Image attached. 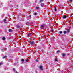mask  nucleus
<instances>
[{"label":"nucleus","mask_w":73,"mask_h":73,"mask_svg":"<svg viewBox=\"0 0 73 73\" xmlns=\"http://www.w3.org/2000/svg\"><path fill=\"white\" fill-rule=\"evenodd\" d=\"M27 36H28V37H30V38H31V37L32 36V33H30Z\"/></svg>","instance_id":"obj_1"},{"label":"nucleus","mask_w":73,"mask_h":73,"mask_svg":"<svg viewBox=\"0 0 73 73\" xmlns=\"http://www.w3.org/2000/svg\"><path fill=\"white\" fill-rule=\"evenodd\" d=\"M45 26H46V25H45V24H44L42 25L41 26V27H43V28L45 27Z\"/></svg>","instance_id":"obj_2"},{"label":"nucleus","mask_w":73,"mask_h":73,"mask_svg":"<svg viewBox=\"0 0 73 73\" xmlns=\"http://www.w3.org/2000/svg\"><path fill=\"white\" fill-rule=\"evenodd\" d=\"M30 44L32 45H35V42L33 41L30 43Z\"/></svg>","instance_id":"obj_3"},{"label":"nucleus","mask_w":73,"mask_h":73,"mask_svg":"<svg viewBox=\"0 0 73 73\" xmlns=\"http://www.w3.org/2000/svg\"><path fill=\"white\" fill-rule=\"evenodd\" d=\"M16 27L17 28H21V27H20V26L19 25H16Z\"/></svg>","instance_id":"obj_4"},{"label":"nucleus","mask_w":73,"mask_h":73,"mask_svg":"<svg viewBox=\"0 0 73 73\" xmlns=\"http://www.w3.org/2000/svg\"><path fill=\"white\" fill-rule=\"evenodd\" d=\"M44 4L43 3H42L40 4V6L42 7H44Z\"/></svg>","instance_id":"obj_5"},{"label":"nucleus","mask_w":73,"mask_h":73,"mask_svg":"<svg viewBox=\"0 0 73 73\" xmlns=\"http://www.w3.org/2000/svg\"><path fill=\"white\" fill-rule=\"evenodd\" d=\"M62 57H64L65 56H66V54L64 53H63V54H62Z\"/></svg>","instance_id":"obj_6"},{"label":"nucleus","mask_w":73,"mask_h":73,"mask_svg":"<svg viewBox=\"0 0 73 73\" xmlns=\"http://www.w3.org/2000/svg\"><path fill=\"white\" fill-rule=\"evenodd\" d=\"M62 17L63 19H66V16L65 15L63 16Z\"/></svg>","instance_id":"obj_7"},{"label":"nucleus","mask_w":73,"mask_h":73,"mask_svg":"<svg viewBox=\"0 0 73 73\" xmlns=\"http://www.w3.org/2000/svg\"><path fill=\"white\" fill-rule=\"evenodd\" d=\"M39 68L40 70H42V66H40L39 67Z\"/></svg>","instance_id":"obj_8"},{"label":"nucleus","mask_w":73,"mask_h":73,"mask_svg":"<svg viewBox=\"0 0 73 73\" xmlns=\"http://www.w3.org/2000/svg\"><path fill=\"white\" fill-rule=\"evenodd\" d=\"M63 33H64V34H66V33H67V32L66 31H63Z\"/></svg>","instance_id":"obj_9"},{"label":"nucleus","mask_w":73,"mask_h":73,"mask_svg":"<svg viewBox=\"0 0 73 73\" xmlns=\"http://www.w3.org/2000/svg\"><path fill=\"white\" fill-rule=\"evenodd\" d=\"M9 31L10 32H12V30L11 29H9Z\"/></svg>","instance_id":"obj_10"},{"label":"nucleus","mask_w":73,"mask_h":73,"mask_svg":"<svg viewBox=\"0 0 73 73\" xmlns=\"http://www.w3.org/2000/svg\"><path fill=\"white\" fill-rule=\"evenodd\" d=\"M35 8L36 9H40V7H36Z\"/></svg>","instance_id":"obj_11"},{"label":"nucleus","mask_w":73,"mask_h":73,"mask_svg":"<svg viewBox=\"0 0 73 73\" xmlns=\"http://www.w3.org/2000/svg\"><path fill=\"white\" fill-rule=\"evenodd\" d=\"M3 21H4V23H6V22H7V21L6 20V19H4Z\"/></svg>","instance_id":"obj_12"},{"label":"nucleus","mask_w":73,"mask_h":73,"mask_svg":"<svg viewBox=\"0 0 73 73\" xmlns=\"http://www.w3.org/2000/svg\"><path fill=\"white\" fill-rule=\"evenodd\" d=\"M3 58H7V56H4L3 57Z\"/></svg>","instance_id":"obj_13"},{"label":"nucleus","mask_w":73,"mask_h":73,"mask_svg":"<svg viewBox=\"0 0 73 73\" xmlns=\"http://www.w3.org/2000/svg\"><path fill=\"white\" fill-rule=\"evenodd\" d=\"M70 31L69 29H68L67 30V33L69 32Z\"/></svg>","instance_id":"obj_14"},{"label":"nucleus","mask_w":73,"mask_h":73,"mask_svg":"<svg viewBox=\"0 0 73 73\" xmlns=\"http://www.w3.org/2000/svg\"><path fill=\"white\" fill-rule=\"evenodd\" d=\"M2 52H4V51H5V49L4 48H3L2 49Z\"/></svg>","instance_id":"obj_15"},{"label":"nucleus","mask_w":73,"mask_h":73,"mask_svg":"<svg viewBox=\"0 0 73 73\" xmlns=\"http://www.w3.org/2000/svg\"><path fill=\"white\" fill-rule=\"evenodd\" d=\"M44 1V0H40V1H39V3H41V2H42Z\"/></svg>","instance_id":"obj_16"},{"label":"nucleus","mask_w":73,"mask_h":73,"mask_svg":"<svg viewBox=\"0 0 73 73\" xmlns=\"http://www.w3.org/2000/svg\"><path fill=\"white\" fill-rule=\"evenodd\" d=\"M34 15H37V13H34Z\"/></svg>","instance_id":"obj_17"},{"label":"nucleus","mask_w":73,"mask_h":73,"mask_svg":"<svg viewBox=\"0 0 73 73\" xmlns=\"http://www.w3.org/2000/svg\"><path fill=\"white\" fill-rule=\"evenodd\" d=\"M5 39V37H3L2 38V40H4Z\"/></svg>","instance_id":"obj_18"},{"label":"nucleus","mask_w":73,"mask_h":73,"mask_svg":"<svg viewBox=\"0 0 73 73\" xmlns=\"http://www.w3.org/2000/svg\"><path fill=\"white\" fill-rule=\"evenodd\" d=\"M21 61H24V60L23 59H21Z\"/></svg>","instance_id":"obj_19"},{"label":"nucleus","mask_w":73,"mask_h":73,"mask_svg":"<svg viewBox=\"0 0 73 73\" xmlns=\"http://www.w3.org/2000/svg\"><path fill=\"white\" fill-rule=\"evenodd\" d=\"M2 64H3V62H0V65H2Z\"/></svg>","instance_id":"obj_20"},{"label":"nucleus","mask_w":73,"mask_h":73,"mask_svg":"<svg viewBox=\"0 0 73 73\" xmlns=\"http://www.w3.org/2000/svg\"><path fill=\"white\" fill-rule=\"evenodd\" d=\"M55 61H57V59H55Z\"/></svg>","instance_id":"obj_21"},{"label":"nucleus","mask_w":73,"mask_h":73,"mask_svg":"<svg viewBox=\"0 0 73 73\" xmlns=\"http://www.w3.org/2000/svg\"><path fill=\"white\" fill-rule=\"evenodd\" d=\"M59 33H60V34H61V33H62V31H60L59 32Z\"/></svg>","instance_id":"obj_22"},{"label":"nucleus","mask_w":73,"mask_h":73,"mask_svg":"<svg viewBox=\"0 0 73 73\" xmlns=\"http://www.w3.org/2000/svg\"><path fill=\"white\" fill-rule=\"evenodd\" d=\"M73 0H69V1H70V2H72V1Z\"/></svg>","instance_id":"obj_23"},{"label":"nucleus","mask_w":73,"mask_h":73,"mask_svg":"<svg viewBox=\"0 0 73 73\" xmlns=\"http://www.w3.org/2000/svg\"><path fill=\"white\" fill-rule=\"evenodd\" d=\"M36 62H38V60H36Z\"/></svg>","instance_id":"obj_24"},{"label":"nucleus","mask_w":73,"mask_h":73,"mask_svg":"<svg viewBox=\"0 0 73 73\" xmlns=\"http://www.w3.org/2000/svg\"><path fill=\"white\" fill-rule=\"evenodd\" d=\"M26 61L27 62H28V59H27L26 60Z\"/></svg>","instance_id":"obj_25"},{"label":"nucleus","mask_w":73,"mask_h":73,"mask_svg":"<svg viewBox=\"0 0 73 73\" xmlns=\"http://www.w3.org/2000/svg\"><path fill=\"white\" fill-rule=\"evenodd\" d=\"M29 17H31V15L29 16Z\"/></svg>","instance_id":"obj_26"},{"label":"nucleus","mask_w":73,"mask_h":73,"mask_svg":"<svg viewBox=\"0 0 73 73\" xmlns=\"http://www.w3.org/2000/svg\"><path fill=\"white\" fill-rule=\"evenodd\" d=\"M55 11H57V9H56V8H55Z\"/></svg>","instance_id":"obj_27"},{"label":"nucleus","mask_w":73,"mask_h":73,"mask_svg":"<svg viewBox=\"0 0 73 73\" xmlns=\"http://www.w3.org/2000/svg\"><path fill=\"white\" fill-rule=\"evenodd\" d=\"M13 70H15V69L13 68Z\"/></svg>","instance_id":"obj_28"},{"label":"nucleus","mask_w":73,"mask_h":73,"mask_svg":"<svg viewBox=\"0 0 73 73\" xmlns=\"http://www.w3.org/2000/svg\"><path fill=\"white\" fill-rule=\"evenodd\" d=\"M58 52H60V51H57V53H58Z\"/></svg>","instance_id":"obj_29"},{"label":"nucleus","mask_w":73,"mask_h":73,"mask_svg":"<svg viewBox=\"0 0 73 73\" xmlns=\"http://www.w3.org/2000/svg\"><path fill=\"white\" fill-rule=\"evenodd\" d=\"M15 73H17V72L16 71V72H15Z\"/></svg>","instance_id":"obj_30"},{"label":"nucleus","mask_w":73,"mask_h":73,"mask_svg":"<svg viewBox=\"0 0 73 73\" xmlns=\"http://www.w3.org/2000/svg\"><path fill=\"white\" fill-rule=\"evenodd\" d=\"M52 31H53V32H54V30H52Z\"/></svg>","instance_id":"obj_31"},{"label":"nucleus","mask_w":73,"mask_h":73,"mask_svg":"<svg viewBox=\"0 0 73 73\" xmlns=\"http://www.w3.org/2000/svg\"><path fill=\"white\" fill-rule=\"evenodd\" d=\"M69 54H67V56H69Z\"/></svg>","instance_id":"obj_32"},{"label":"nucleus","mask_w":73,"mask_h":73,"mask_svg":"<svg viewBox=\"0 0 73 73\" xmlns=\"http://www.w3.org/2000/svg\"><path fill=\"white\" fill-rule=\"evenodd\" d=\"M53 31H51V32L53 33Z\"/></svg>","instance_id":"obj_33"},{"label":"nucleus","mask_w":73,"mask_h":73,"mask_svg":"<svg viewBox=\"0 0 73 73\" xmlns=\"http://www.w3.org/2000/svg\"><path fill=\"white\" fill-rule=\"evenodd\" d=\"M8 61H9V60H8Z\"/></svg>","instance_id":"obj_34"}]
</instances>
